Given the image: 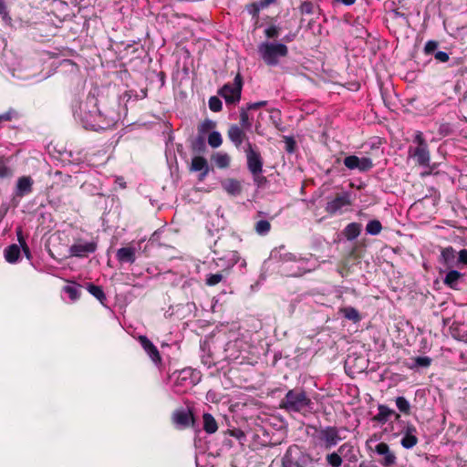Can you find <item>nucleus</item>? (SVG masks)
I'll use <instances>...</instances> for the list:
<instances>
[{"mask_svg":"<svg viewBox=\"0 0 467 467\" xmlns=\"http://www.w3.org/2000/svg\"><path fill=\"white\" fill-rule=\"evenodd\" d=\"M91 103L93 109L89 110L90 125L94 130H109L113 128L119 120L120 115L114 106H109L105 102L96 101L94 99H88L87 104Z\"/></svg>","mask_w":467,"mask_h":467,"instance_id":"f257e3e1","label":"nucleus"},{"mask_svg":"<svg viewBox=\"0 0 467 467\" xmlns=\"http://www.w3.org/2000/svg\"><path fill=\"white\" fill-rule=\"evenodd\" d=\"M312 400L306 392L301 389H290L280 402V409L288 412H299L306 414L309 412Z\"/></svg>","mask_w":467,"mask_h":467,"instance_id":"f03ea898","label":"nucleus"},{"mask_svg":"<svg viewBox=\"0 0 467 467\" xmlns=\"http://www.w3.org/2000/svg\"><path fill=\"white\" fill-rule=\"evenodd\" d=\"M257 52L268 67H275L279 59L288 56V47L283 43L265 41L258 45Z\"/></svg>","mask_w":467,"mask_h":467,"instance_id":"7ed1b4c3","label":"nucleus"},{"mask_svg":"<svg viewBox=\"0 0 467 467\" xmlns=\"http://www.w3.org/2000/svg\"><path fill=\"white\" fill-rule=\"evenodd\" d=\"M413 142L417 143V147H410L409 156L415 159L420 166L427 167L430 165L431 154L428 143L421 131H416Z\"/></svg>","mask_w":467,"mask_h":467,"instance_id":"20e7f679","label":"nucleus"},{"mask_svg":"<svg viewBox=\"0 0 467 467\" xmlns=\"http://www.w3.org/2000/svg\"><path fill=\"white\" fill-rule=\"evenodd\" d=\"M243 84V78L240 73H237L234 82L224 84L218 90V95L224 99L226 104L234 105L241 99Z\"/></svg>","mask_w":467,"mask_h":467,"instance_id":"39448f33","label":"nucleus"},{"mask_svg":"<svg viewBox=\"0 0 467 467\" xmlns=\"http://www.w3.org/2000/svg\"><path fill=\"white\" fill-rule=\"evenodd\" d=\"M246 155L247 169L252 173L253 177L257 180L258 175L263 172L264 161L255 145L247 141L244 148Z\"/></svg>","mask_w":467,"mask_h":467,"instance_id":"423d86ee","label":"nucleus"},{"mask_svg":"<svg viewBox=\"0 0 467 467\" xmlns=\"http://www.w3.org/2000/svg\"><path fill=\"white\" fill-rule=\"evenodd\" d=\"M35 182L31 176H21L17 179L13 192V201L20 202L23 197L28 196L33 192Z\"/></svg>","mask_w":467,"mask_h":467,"instance_id":"0eeeda50","label":"nucleus"},{"mask_svg":"<svg viewBox=\"0 0 467 467\" xmlns=\"http://www.w3.org/2000/svg\"><path fill=\"white\" fill-rule=\"evenodd\" d=\"M343 163L348 170H357L359 172H367L374 167V163L370 158L358 157L356 155L345 157Z\"/></svg>","mask_w":467,"mask_h":467,"instance_id":"6e6552de","label":"nucleus"},{"mask_svg":"<svg viewBox=\"0 0 467 467\" xmlns=\"http://www.w3.org/2000/svg\"><path fill=\"white\" fill-rule=\"evenodd\" d=\"M97 242L95 241L88 242L81 238H78L69 247V253L71 256L85 257L89 254L94 253L97 250Z\"/></svg>","mask_w":467,"mask_h":467,"instance_id":"1a4fd4ad","label":"nucleus"},{"mask_svg":"<svg viewBox=\"0 0 467 467\" xmlns=\"http://www.w3.org/2000/svg\"><path fill=\"white\" fill-rule=\"evenodd\" d=\"M246 131L244 128L239 127L238 124L230 125L227 130V137L236 149H240L244 142L246 144L249 141Z\"/></svg>","mask_w":467,"mask_h":467,"instance_id":"9d476101","label":"nucleus"},{"mask_svg":"<svg viewBox=\"0 0 467 467\" xmlns=\"http://www.w3.org/2000/svg\"><path fill=\"white\" fill-rule=\"evenodd\" d=\"M172 422L180 428H188L194 424V416L191 410H176L171 415Z\"/></svg>","mask_w":467,"mask_h":467,"instance_id":"9b49d317","label":"nucleus"},{"mask_svg":"<svg viewBox=\"0 0 467 467\" xmlns=\"http://www.w3.org/2000/svg\"><path fill=\"white\" fill-rule=\"evenodd\" d=\"M277 213H270L268 212L259 211L257 217L259 220L254 225V229L258 234H267L271 229V224L268 221V219L272 220L274 219Z\"/></svg>","mask_w":467,"mask_h":467,"instance_id":"f8f14e48","label":"nucleus"},{"mask_svg":"<svg viewBox=\"0 0 467 467\" xmlns=\"http://www.w3.org/2000/svg\"><path fill=\"white\" fill-rule=\"evenodd\" d=\"M375 451L384 457L380 462L383 466L389 467L396 463L397 458L386 442H379L377 444L375 447Z\"/></svg>","mask_w":467,"mask_h":467,"instance_id":"ddd939ff","label":"nucleus"},{"mask_svg":"<svg viewBox=\"0 0 467 467\" xmlns=\"http://www.w3.org/2000/svg\"><path fill=\"white\" fill-rule=\"evenodd\" d=\"M319 434L327 448L336 445L341 440L338 430L336 427H327L321 430Z\"/></svg>","mask_w":467,"mask_h":467,"instance_id":"4468645a","label":"nucleus"},{"mask_svg":"<svg viewBox=\"0 0 467 467\" xmlns=\"http://www.w3.org/2000/svg\"><path fill=\"white\" fill-rule=\"evenodd\" d=\"M136 247L130 243L127 246L118 249L116 257L119 263L133 264L136 260Z\"/></svg>","mask_w":467,"mask_h":467,"instance_id":"2eb2a0df","label":"nucleus"},{"mask_svg":"<svg viewBox=\"0 0 467 467\" xmlns=\"http://www.w3.org/2000/svg\"><path fill=\"white\" fill-rule=\"evenodd\" d=\"M139 341L140 342L144 350L149 354L152 361H161V355L157 348L150 342L146 336H140Z\"/></svg>","mask_w":467,"mask_h":467,"instance_id":"dca6fc26","label":"nucleus"},{"mask_svg":"<svg viewBox=\"0 0 467 467\" xmlns=\"http://www.w3.org/2000/svg\"><path fill=\"white\" fill-rule=\"evenodd\" d=\"M378 410L379 413L372 418L373 421L384 424L389 420V417L393 415L395 416L396 420H399L400 417V414L395 412V410L389 409L385 405H379Z\"/></svg>","mask_w":467,"mask_h":467,"instance_id":"f3484780","label":"nucleus"},{"mask_svg":"<svg viewBox=\"0 0 467 467\" xmlns=\"http://www.w3.org/2000/svg\"><path fill=\"white\" fill-rule=\"evenodd\" d=\"M191 170L193 171H202L201 179H202L209 172V165L207 160L202 156H196L192 158Z\"/></svg>","mask_w":467,"mask_h":467,"instance_id":"a211bd4d","label":"nucleus"},{"mask_svg":"<svg viewBox=\"0 0 467 467\" xmlns=\"http://www.w3.org/2000/svg\"><path fill=\"white\" fill-rule=\"evenodd\" d=\"M223 190L231 195H238L242 192V184L238 180L226 179L222 182Z\"/></svg>","mask_w":467,"mask_h":467,"instance_id":"6ab92c4d","label":"nucleus"},{"mask_svg":"<svg viewBox=\"0 0 467 467\" xmlns=\"http://www.w3.org/2000/svg\"><path fill=\"white\" fill-rule=\"evenodd\" d=\"M203 430L208 434H213L217 431L218 424L214 417L210 413H204L202 415Z\"/></svg>","mask_w":467,"mask_h":467,"instance_id":"aec40b11","label":"nucleus"},{"mask_svg":"<svg viewBox=\"0 0 467 467\" xmlns=\"http://www.w3.org/2000/svg\"><path fill=\"white\" fill-rule=\"evenodd\" d=\"M360 231L361 224L358 223H351L348 224L347 227L344 229L343 234L348 240L351 241L356 239L359 235Z\"/></svg>","mask_w":467,"mask_h":467,"instance_id":"412c9836","label":"nucleus"},{"mask_svg":"<svg viewBox=\"0 0 467 467\" xmlns=\"http://www.w3.org/2000/svg\"><path fill=\"white\" fill-rule=\"evenodd\" d=\"M339 313L342 314L346 319L351 320L354 323H358L361 320L360 314L352 306L341 307L339 308Z\"/></svg>","mask_w":467,"mask_h":467,"instance_id":"4be33fe9","label":"nucleus"},{"mask_svg":"<svg viewBox=\"0 0 467 467\" xmlns=\"http://www.w3.org/2000/svg\"><path fill=\"white\" fill-rule=\"evenodd\" d=\"M20 249L16 244L8 246L5 252V257L9 263H15L18 259Z\"/></svg>","mask_w":467,"mask_h":467,"instance_id":"5701e85b","label":"nucleus"},{"mask_svg":"<svg viewBox=\"0 0 467 467\" xmlns=\"http://www.w3.org/2000/svg\"><path fill=\"white\" fill-rule=\"evenodd\" d=\"M215 165L220 169H225L230 166V156L227 153H217L213 156Z\"/></svg>","mask_w":467,"mask_h":467,"instance_id":"b1692460","label":"nucleus"},{"mask_svg":"<svg viewBox=\"0 0 467 467\" xmlns=\"http://www.w3.org/2000/svg\"><path fill=\"white\" fill-rule=\"evenodd\" d=\"M239 127H242L246 130H251L252 129V119L249 118L248 111L244 109V107L240 109Z\"/></svg>","mask_w":467,"mask_h":467,"instance_id":"393cba45","label":"nucleus"},{"mask_svg":"<svg viewBox=\"0 0 467 467\" xmlns=\"http://www.w3.org/2000/svg\"><path fill=\"white\" fill-rule=\"evenodd\" d=\"M461 277V274L458 271H450L444 279V283L451 288H454Z\"/></svg>","mask_w":467,"mask_h":467,"instance_id":"a878e982","label":"nucleus"},{"mask_svg":"<svg viewBox=\"0 0 467 467\" xmlns=\"http://www.w3.org/2000/svg\"><path fill=\"white\" fill-rule=\"evenodd\" d=\"M261 9H263V7L260 6V2H254L245 5V10L255 20L259 19V14Z\"/></svg>","mask_w":467,"mask_h":467,"instance_id":"bb28decb","label":"nucleus"},{"mask_svg":"<svg viewBox=\"0 0 467 467\" xmlns=\"http://www.w3.org/2000/svg\"><path fill=\"white\" fill-rule=\"evenodd\" d=\"M19 118V113L15 109H9L7 111L0 114V124L5 121H12Z\"/></svg>","mask_w":467,"mask_h":467,"instance_id":"cd10ccee","label":"nucleus"},{"mask_svg":"<svg viewBox=\"0 0 467 467\" xmlns=\"http://www.w3.org/2000/svg\"><path fill=\"white\" fill-rule=\"evenodd\" d=\"M88 291L94 296L97 299H99L101 303L106 299V296L102 290V288L99 285H88Z\"/></svg>","mask_w":467,"mask_h":467,"instance_id":"c85d7f7f","label":"nucleus"},{"mask_svg":"<svg viewBox=\"0 0 467 467\" xmlns=\"http://www.w3.org/2000/svg\"><path fill=\"white\" fill-rule=\"evenodd\" d=\"M208 143L212 148H218L223 143V139L218 131H213L208 136Z\"/></svg>","mask_w":467,"mask_h":467,"instance_id":"c756f323","label":"nucleus"},{"mask_svg":"<svg viewBox=\"0 0 467 467\" xmlns=\"http://www.w3.org/2000/svg\"><path fill=\"white\" fill-rule=\"evenodd\" d=\"M381 223L378 220L370 221L366 226L367 233L373 235L379 234L381 232Z\"/></svg>","mask_w":467,"mask_h":467,"instance_id":"7c9ffc66","label":"nucleus"},{"mask_svg":"<svg viewBox=\"0 0 467 467\" xmlns=\"http://www.w3.org/2000/svg\"><path fill=\"white\" fill-rule=\"evenodd\" d=\"M418 443L416 435L405 434L401 440V445L406 449H410Z\"/></svg>","mask_w":467,"mask_h":467,"instance_id":"2f4dec72","label":"nucleus"},{"mask_svg":"<svg viewBox=\"0 0 467 467\" xmlns=\"http://www.w3.org/2000/svg\"><path fill=\"white\" fill-rule=\"evenodd\" d=\"M280 27L275 25H271L265 29L264 34L268 39H275L279 36Z\"/></svg>","mask_w":467,"mask_h":467,"instance_id":"473e14b6","label":"nucleus"},{"mask_svg":"<svg viewBox=\"0 0 467 467\" xmlns=\"http://www.w3.org/2000/svg\"><path fill=\"white\" fill-rule=\"evenodd\" d=\"M299 10L302 15H313L316 6L311 1H304L299 6Z\"/></svg>","mask_w":467,"mask_h":467,"instance_id":"72a5a7b5","label":"nucleus"},{"mask_svg":"<svg viewBox=\"0 0 467 467\" xmlns=\"http://www.w3.org/2000/svg\"><path fill=\"white\" fill-rule=\"evenodd\" d=\"M209 109L213 112H219L223 109V103L221 99L216 97L213 96L209 99Z\"/></svg>","mask_w":467,"mask_h":467,"instance_id":"f704fd0d","label":"nucleus"},{"mask_svg":"<svg viewBox=\"0 0 467 467\" xmlns=\"http://www.w3.org/2000/svg\"><path fill=\"white\" fill-rule=\"evenodd\" d=\"M439 47V42L436 40H429L426 42L423 52L426 56L434 55L437 52V48Z\"/></svg>","mask_w":467,"mask_h":467,"instance_id":"c9c22d12","label":"nucleus"},{"mask_svg":"<svg viewBox=\"0 0 467 467\" xmlns=\"http://www.w3.org/2000/svg\"><path fill=\"white\" fill-rule=\"evenodd\" d=\"M192 149L194 152H202L205 150L204 139L202 136H198L192 142Z\"/></svg>","mask_w":467,"mask_h":467,"instance_id":"e433bc0d","label":"nucleus"},{"mask_svg":"<svg viewBox=\"0 0 467 467\" xmlns=\"http://www.w3.org/2000/svg\"><path fill=\"white\" fill-rule=\"evenodd\" d=\"M396 405L401 412L405 414L410 413V407L408 400L404 397H398L396 399Z\"/></svg>","mask_w":467,"mask_h":467,"instance_id":"4c0bfd02","label":"nucleus"},{"mask_svg":"<svg viewBox=\"0 0 467 467\" xmlns=\"http://www.w3.org/2000/svg\"><path fill=\"white\" fill-rule=\"evenodd\" d=\"M327 462L332 467H339L342 464V458L338 453L333 452L327 456Z\"/></svg>","mask_w":467,"mask_h":467,"instance_id":"58836bf2","label":"nucleus"},{"mask_svg":"<svg viewBox=\"0 0 467 467\" xmlns=\"http://www.w3.org/2000/svg\"><path fill=\"white\" fill-rule=\"evenodd\" d=\"M215 127V122L211 119L203 120L198 127V131L201 134H204L212 130Z\"/></svg>","mask_w":467,"mask_h":467,"instance_id":"ea45409f","label":"nucleus"},{"mask_svg":"<svg viewBox=\"0 0 467 467\" xmlns=\"http://www.w3.org/2000/svg\"><path fill=\"white\" fill-rule=\"evenodd\" d=\"M284 141L285 144V150L288 153H294L296 149V142L293 137L284 136Z\"/></svg>","mask_w":467,"mask_h":467,"instance_id":"a19ab883","label":"nucleus"},{"mask_svg":"<svg viewBox=\"0 0 467 467\" xmlns=\"http://www.w3.org/2000/svg\"><path fill=\"white\" fill-rule=\"evenodd\" d=\"M223 280V275L221 274H212L207 276L206 285H215L219 284Z\"/></svg>","mask_w":467,"mask_h":467,"instance_id":"79ce46f5","label":"nucleus"},{"mask_svg":"<svg viewBox=\"0 0 467 467\" xmlns=\"http://www.w3.org/2000/svg\"><path fill=\"white\" fill-rule=\"evenodd\" d=\"M415 365L417 367L427 368L431 365V359L429 357H417L415 359Z\"/></svg>","mask_w":467,"mask_h":467,"instance_id":"37998d69","label":"nucleus"},{"mask_svg":"<svg viewBox=\"0 0 467 467\" xmlns=\"http://www.w3.org/2000/svg\"><path fill=\"white\" fill-rule=\"evenodd\" d=\"M65 292L69 296V297L72 300H76L77 298L79 297V295H80V293L77 287L70 286V285H67L65 287Z\"/></svg>","mask_w":467,"mask_h":467,"instance_id":"c03bdc74","label":"nucleus"},{"mask_svg":"<svg viewBox=\"0 0 467 467\" xmlns=\"http://www.w3.org/2000/svg\"><path fill=\"white\" fill-rule=\"evenodd\" d=\"M12 175V170L4 161H0V178H7Z\"/></svg>","mask_w":467,"mask_h":467,"instance_id":"a18cd8bd","label":"nucleus"},{"mask_svg":"<svg viewBox=\"0 0 467 467\" xmlns=\"http://www.w3.org/2000/svg\"><path fill=\"white\" fill-rule=\"evenodd\" d=\"M434 57L437 61L441 62V63L447 62L450 59L449 54L444 51L435 52Z\"/></svg>","mask_w":467,"mask_h":467,"instance_id":"49530a36","label":"nucleus"},{"mask_svg":"<svg viewBox=\"0 0 467 467\" xmlns=\"http://www.w3.org/2000/svg\"><path fill=\"white\" fill-rule=\"evenodd\" d=\"M0 16L5 21L11 20V17L8 16L7 7L5 4V0L0 2Z\"/></svg>","mask_w":467,"mask_h":467,"instance_id":"de8ad7c7","label":"nucleus"},{"mask_svg":"<svg viewBox=\"0 0 467 467\" xmlns=\"http://www.w3.org/2000/svg\"><path fill=\"white\" fill-rule=\"evenodd\" d=\"M459 262L467 265V250L462 249L459 253Z\"/></svg>","mask_w":467,"mask_h":467,"instance_id":"09e8293b","label":"nucleus"},{"mask_svg":"<svg viewBox=\"0 0 467 467\" xmlns=\"http://www.w3.org/2000/svg\"><path fill=\"white\" fill-rule=\"evenodd\" d=\"M394 18H403L408 23V16L401 12L399 8L393 10Z\"/></svg>","mask_w":467,"mask_h":467,"instance_id":"8fccbe9b","label":"nucleus"},{"mask_svg":"<svg viewBox=\"0 0 467 467\" xmlns=\"http://www.w3.org/2000/svg\"><path fill=\"white\" fill-rule=\"evenodd\" d=\"M16 234H17V238H18V242H19L20 245L22 246L24 244H26V240L23 237L22 229L21 228H17Z\"/></svg>","mask_w":467,"mask_h":467,"instance_id":"3c124183","label":"nucleus"},{"mask_svg":"<svg viewBox=\"0 0 467 467\" xmlns=\"http://www.w3.org/2000/svg\"><path fill=\"white\" fill-rule=\"evenodd\" d=\"M277 0H260V6L264 8H266L272 4L276 3Z\"/></svg>","mask_w":467,"mask_h":467,"instance_id":"603ef678","label":"nucleus"},{"mask_svg":"<svg viewBox=\"0 0 467 467\" xmlns=\"http://www.w3.org/2000/svg\"><path fill=\"white\" fill-rule=\"evenodd\" d=\"M337 4H342L344 5H352L355 4L356 0H334Z\"/></svg>","mask_w":467,"mask_h":467,"instance_id":"864d4df0","label":"nucleus"},{"mask_svg":"<svg viewBox=\"0 0 467 467\" xmlns=\"http://www.w3.org/2000/svg\"><path fill=\"white\" fill-rule=\"evenodd\" d=\"M254 182L257 184V185H262L263 183H265L266 182V178L262 176V173L260 175H258L257 177V180H255L254 178Z\"/></svg>","mask_w":467,"mask_h":467,"instance_id":"5fc2aeb1","label":"nucleus"},{"mask_svg":"<svg viewBox=\"0 0 467 467\" xmlns=\"http://www.w3.org/2000/svg\"><path fill=\"white\" fill-rule=\"evenodd\" d=\"M244 109H245L247 111H249V110H256V109H259L255 102L246 104V106L244 107Z\"/></svg>","mask_w":467,"mask_h":467,"instance_id":"6e6d98bb","label":"nucleus"},{"mask_svg":"<svg viewBox=\"0 0 467 467\" xmlns=\"http://www.w3.org/2000/svg\"><path fill=\"white\" fill-rule=\"evenodd\" d=\"M295 37H296V34L295 33H293V34L290 33V34L285 36L283 40L285 42H286V43H289V42L293 41L295 39Z\"/></svg>","mask_w":467,"mask_h":467,"instance_id":"4d7b16f0","label":"nucleus"},{"mask_svg":"<svg viewBox=\"0 0 467 467\" xmlns=\"http://www.w3.org/2000/svg\"><path fill=\"white\" fill-rule=\"evenodd\" d=\"M415 432H416V428L412 425H410L406 428V431H405V434H411V435H415Z\"/></svg>","mask_w":467,"mask_h":467,"instance_id":"13d9d810","label":"nucleus"},{"mask_svg":"<svg viewBox=\"0 0 467 467\" xmlns=\"http://www.w3.org/2000/svg\"><path fill=\"white\" fill-rule=\"evenodd\" d=\"M116 183L120 187V188H125L126 187V182L124 181V179L122 177H119L117 178L116 180Z\"/></svg>","mask_w":467,"mask_h":467,"instance_id":"bf43d9fd","label":"nucleus"},{"mask_svg":"<svg viewBox=\"0 0 467 467\" xmlns=\"http://www.w3.org/2000/svg\"><path fill=\"white\" fill-rule=\"evenodd\" d=\"M255 103H256L258 109H261L267 105V101H265V100L257 101Z\"/></svg>","mask_w":467,"mask_h":467,"instance_id":"052dcab7","label":"nucleus"},{"mask_svg":"<svg viewBox=\"0 0 467 467\" xmlns=\"http://www.w3.org/2000/svg\"><path fill=\"white\" fill-rule=\"evenodd\" d=\"M22 248H23V251L25 252V254L29 256V248L27 246V244H24L22 245Z\"/></svg>","mask_w":467,"mask_h":467,"instance_id":"680f3d73","label":"nucleus"},{"mask_svg":"<svg viewBox=\"0 0 467 467\" xmlns=\"http://www.w3.org/2000/svg\"><path fill=\"white\" fill-rule=\"evenodd\" d=\"M327 204H344V203L341 202L340 198H337L335 201H333L332 202H328Z\"/></svg>","mask_w":467,"mask_h":467,"instance_id":"e2e57ef3","label":"nucleus"},{"mask_svg":"<svg viewBox=\"0 0 467 467\" xmlns=\"http://www.w3.org/2000/svg\"><path fill=\"white\" fill-rule=\"evenodd\" d=\"M462 58H456L455 61L451 64V66H456L462 64Z\"/></svg>","mask_w":467,"mask_h":467,"instance_id":"0e129e2a","label":"nucleus"},{"mask_svg":"<svg viewBox=\"0 0 467 467\" xmlns=\"http://www.w3.org/2000/svg\"><path fill=\"white\" fill-rule=\"evenodd\" d=\"M346 447H347V443H345V444L341 445V446L339 447V449H338V452H339V453H342Z\"/></svg>","mask_w":467,"mask_h":467,"instance_id":"69168bd1","label":"nucleus"}]
</instances>
